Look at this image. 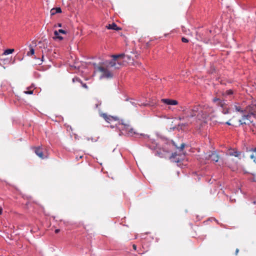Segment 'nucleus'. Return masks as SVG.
<instances>
[{
  "label": "nucleus",
  "instance_id": "nucleus-23",
  "mask_svg": "<svg viewBox=\"0 0 256 256\" xmlns=\"http://www.w3.org/2000/svg\"><path fill=\"white\" fill-rule=\"evenodd\" d=\"M24 92L26 94H33V90H27V91H24Z\"/></svg>",
  "mask_w": 256,
  "mask_h": 256
},
{
  "label": "nucleus",
  "instance_id": "nucleus-33",
  "mask_svg": "<svg viewBox=\"0 0 256 256\" xmlns=\"http://www.w3.org/2000/svg\"><path fill=\"white\" fill-rule=\"evenodd\" d=\"M250 157H251L252 158H253L254 157V155H252Z\"/></svg>",
  "mask_w": 256,
  "mask_h": 256
},
{
  "label": "nucleus",
  "instance_id": "nucleus-13",
  "mask_svg": "<svg viewBox=\"0 0 256 256\" xmlns=\"http://www.w3.org/2000/svg\"><path fill=\"white\" fill-rule=\"evenodd\" d=\"M228 152V155L230 156H234L236 157H238L240 155V152L234 150H230Z\"/></svg>",
  "mask_w": 256,
  "mask_h": 256
},
{
  "label": "nucleus",
  "instance_id": "nucleus-25",
  "mask_svg": "<svg viewBox=\"0 0 256 256\" xmlns=\"http://www.w3.org/2000/svg\"><path fill=\"white\" fill-rule=\"evenodd\" d=\"M82 86L86 88H88V86H86V84H82Z\"/></svg>",
  "mask_w": 256,
  "mask_h": 256
},
{
  "label": "nucleus",
  "instance_id": "nucleus-18",
  "mask_svg": "<svg viewBox=\"0 0 256 256\" xmlns=\"http://www.w3.org/2000/svg\"><path fill=\"white\" fill-rule=\"evenodd\" d=\"M174 145L178 148L180 150H182L185 146V144L184 143H182L180 144V147H178L175 144V143L173 142H172Z\"/></svg>",
  "mask_w": 256,
  "mask_h": 256
},
{
  "label": "nucleus",
  "instance_id": "nucleus-34",
  "mask_svg": "<svg viewBox=\"0 0 256 256\" xmlns=\"http://www.w3.org/2000/svg\"><path fill=\"white\" fill-rule=\"evenodd\" d=\"M227 164H229V162H228V163H226Z\"/></svg>",
  "mask_w": 256,
  "mask_h": 256
},
{
  "label": "nucleus",
  "instance_id": "nucleus-30",
  "mask_svg": "<svg viewBox=\"0 0 256 256\" xmlns=\"http://www.w3.org/2000/svg\"><path fill=\"white\" fill-rule=\"evenodd\" d=\"M57 26L58 27H62V24H60V23L58 24Z\"/></svg>",
  "mask_w": 256,
  "mask_h": 256
},
{
  "label": "nucleus",
  "instance_id": "nucleus-16",
  "mask_svg": "<svg viewBox=\"0 0 256 256\" xmlns=\"http://www.w3.org/2000/svg\"><path fill=\"white\" fill-rule=\"evenodd\" d=\"M14 50L13 48L7 49V50H4V52L3 54H4V55H8L9 54H12L14 52Z\"/></svg>",
  "mask_w": 256,
  "mask_h": 256
},
{
  "label": "nucleus",
  "instance_id": "nucleus-15",
  "mask_svg": "<svg viewBox=\"0 0 256 256\" xmlns=\"http://www.w3.org/2000/svg\"><path fill=\"white\" fill-rule=\"evenodd\" d=\"M30 51L27 52L28 56H30L34 54V50L32 48V46H30Z\"/></svg>",
  "mask_w": 256,
  "mask_h": 256
},
{
  "label": "nucleus",
  "instance_id": "nucleus-29",
  "mask_svg": "<svg viewBox=\"0 0 256 256\" xmlns=\"http://www.w3.org/2000/svg\"><path fill=\"white\" fill-rule=\"evenodd\" d=\"M2 208L0 206V214H2Z\"/></svg>",
  "mask_w": 256,
  "mask_h": 256
},
{
  "label": "nucleus",
  "instance_id": "nucleus-17",
  "mask_svg": "<svg viewBox=\"0 0 256 256\" xmlns=\"http://www.w3.org/2000/svg\"><path fill=\"white\" fill-rule=\"evenodd\" d=\"M250 116L249 115H244L242 116V119L239 120V122L240 123V124H246V122H244L245 120L248 119V118Z\"/></svg>",
  "mask_w": 256,
  "mask_h": 256
},
{
  "label": "nucleus",
  "instance_id": "nucleus-11",
  "mask_svg": "<svg viewBox=\"0 0 256 256\" xmlns=\"http://www.w3.org/2000/svg\"><path fill=\"white\" fill-rule=\"evenodd\" d=\"M106 28L109 30H121V28H118L117 26V25L114 22L112 23V24H109L107 25L106 26Z\"/></svg>",
  "mask_w": 256,
  "mask_h": 256
},
{
  "label": "nucleus",
  "instance_id": "nucleus-19",
  "mask_svg": "<svg viewBox=\"0 0 256 256\" xmlns=\"http://www.w3.org/2000/svg\"><path fill=\"white\" fill-rule=\"evenodd\" d=\"M222 108H223L222 112L224 114H227L229 112L228 108H225V106Z\"/></svg>",
  "mask_w": 256,
  "mask_h": 256
},
{
  "label": "nucleus",
  "instance_id": "nucleus-1",
  "mask_svg": "<svg viewBox=\"0 0 256 256\" xmlns=\"http://www.w3.org/2000/svg\"><path fill=\"white\" fill-rule=\"evenodd\" d=\"M213 110L210 108H202L199 106H194L192 108H185L183 110L184 116H180V120H184L185 118H192L196 116L198 119L206 118L209 116L210 112Z\"/></svg>",
  "mask_w": 256,
  "mask_h": 256
},
{
  "label": "nucleus",
  "instance_id": "nucleus-22",
  "mask_svg": "<svg viewBox=\"0 0 256 256\" xmlns=\"http://www.w3.org/2000/svg\"><path fill=\"white\" fill-rule=\"evenodd\" d=\"M72 81L73 82H74L75 81H77V82H80L81 83H82V81L80 80L78 78H74L72 79Z\"/></svg>",
  "mask_w": 256,
  "mask_h": 256
},
{
  "label": "nucleus",
  "instance_id": "nucleus-10",
  "mask_svg": "<svg viewBox=\"0 0 256 256\" xmlns=\"http://www.w3.org/2000/svg\"><path fill=\"white\" fill-rule=\"evenodd\" d=\"M213 102L216 106H220L222 108H224L226 106L225 102L218 98H214L213 99Z\"/></svg>",
  "mask_w": 256,
  "mask_h": 256
},
{
  "label": "nucleus",
  "instance_id": "nucleus-20",
  "mask_svg": "<svg viewBox=\"0 0 256 256\" xmlns=\"http://www.w3.org/2000/svg\"><path fill=\"white\" fill-rule=\"evenodd\" d=\"M235 108H236V110L237 112H240L242 113L244 112V111L240 109V106H235Z\"/></svg>",
  "mask_w": 256,
  "mask_h": 256
},
{
  "label": "nucleus",
  "instance_id": "nucleus-8",
  "mask_svg": "<svg viewBox=\"0 0 256 256\" xmlns=\"http://www.w3.org/2000/svg\"><path fill=\"white\" fill-rule=\"evenodd\" d=\"M161 101L168 105H177L178 104V102L174 100L163 98L161 100Z\"/></svg>",
  "mask_w": 256,
  "mask_h": 256
},
{
  "label": "nucleus",
  "instance_id": "nucleus-3",
  "mask_svg": "<svg viewBox=\"0 0 256 256\" xmlns=\"http://www.w3.org/2000/svg\"><path fill=\"white\" fill-rule=\"evenodd\" d=\"M124 56L125 55L124 54L112 55V60L109 62L110 65L111 66H114V68H118L119 66H120V63L118 62V58H123Z\"/></svg>",
  "mask_w": 256,
  "mask_h": 256
},
{
  "label": "nucleus",
  "instance_id": "nucleus-6",
  "mask_svg": "<svg viewBox=\"0 0 256 256\" xmlns=\"http://www.w3.org/2000/svg\"><path fill=\"white\" fill-rule=\"evenodd\" d=\"M34 151L35 154L40 158L44 159L46 158V156H44V154L42 149L41 147L38 146V147H34Z\"/></svg>",
  "mask_w": 256,
  "mask_h": 256
},
{
  "label": "nucleus",
  "instance_id": "nucleus-28",
  "mask_svg": "<svg viewBox=\"0 0 256 256\" xmlns=\"http://www.w3.org/2000/svg\"><path fill=\"white\" fill-rule=\"evenodd\" d=\"M239 252V250L238 248H236V254L237 255L238 252Z\"/></svg>",
  "mask_w": 256,
  "mask_h": 256
},
{
  "label": "nucleus",
  "instance_id": "nucleus-35",
  "mask_svg": "<svg viewBox=\"0 0 256 256\" xmlns=\"http://www.w3.org/2000/svg\"><path fill=\"white\" fill-rule=\"evenodd\" d=\"M96 107H98V104H96Z\"/></svg>",
  "mask_w": 256,
  "mask_h": 256
},
{
  "label": "nucleus",
  "instance_id": "nucleus-9",
  "mask_svg": "<svg viewBox=\"0 0 256 256\" xmlns=\"http://www.w3.org/2000/svg\"><path fill=\"white\" fill-rule=\"evenodd\" d=\"M59 33H61L62 34H66V32L62 29H60L58 31L55 30L54 32V34L55 36L54 38V39H58L59 40H63V38L62 36H59Z\"/></svg>",
  "mask_w": 256,
  "mask_h": 256
},
{
  "label": "nucleus",
  "instance_id": "nucleus-24",
  "mask_svg": "<svg viewBox=\"0 0 256 256\" xmlns=\"http://www.w3.org/2000/svg\"><path fill=\"white\" fill-rule=\"evenodd\" d=\"M182 41L183 42H188V40L186 38H182Z\"/></svg>",
  "mask_w": 256,
  "mask_h": 256
},
{
  "label": "nucleus",
  "instance_id": "nucleus-4",
  "mask_svg": "<svg viewBox=\"0 0 256 256\" xmlns=\"http://www.w3.org/2000/svg\"><path fill=\"white\" fill-rule=\"evenodd\" d=\"M204 158L206 160H210L214 162H218L219 160L220 156L216 151H210L208 152L205 154Z\"/></svg>",
  "mask_w": 256,
  "mask_h": 256
},
{
  "label": "nucleus",
  "instance_id": "nucleus-2",
  "mask_svg": "<svg viewBox=\"0 0 256 256\" xmlns=\"http://www.w3.org/2000/svg\"><path fill=\"white\" fill-rule=\"evenodd\" d=\"M110 68H114L110 65V62H106L104 66H100L98 67V70L100 72V78H110L113 76V74L110 70Z\"/></svg>",
  "mask_w": 256,
  "mask_h": 256
},
{
  "label": "nucleus",
  "instance_id": "nucleus-26",
  "mask_svg": "<svg viewBox=\"0 0 256 256\" xmlns=\"http://www.w3.org/2000/svg\"><path fill=\"white\" fill-rule=\"evenodd\" d=\"M60 230L59 229H56V230H55V232L56 234H58V233L60 232Z\"/></svg>",
  "mask_w": 256,
  "mask_h": 256
},
{
  "label": "nucleus",
  "instance_id": "nucleus-12",
  "mask_svg": "<svg viewBox=\"0 0 256 256\" xmlns=\"http://www.w3.org/2000/svg\"><path fill=\"white\" fill-rule=\"evenodd\" d=\"M50 14L51 16H54L56 14L58 13H61L62 12V10L60 8H53L50 10Z\"/></svg>",
  "mask_w": 256,
  "mask_h": 256
},
{
  "label": "nucleus",
  "instance_id": "nucleus-7",
  "mask_svg": "<svg viewBox=\"0 0 256 256\" xmlns=\"http://www.w3.org/2000/svg\"><path fill=\"white\" fill-rule=\"evenodd\" d=\"M100 115L105 120L106 122H107L108 123H110L111 122L116 120V118L111 116H108L106 114L102 113L100 114Z\"/></svg>",
  "mask_w": 256,
  "mask_h": 256
},
{
  "label": "nucleus",
  "instance_id": "nucleus-31",
  "mask_svg": "<svg viewBox=\"0 0 256 256\" xmlns=\"http://www.w3.org/2000/svg\"><path fill=\"white\" fill-rule=\"evenodd\" d=\"M226 124H228V125H230H230H231V124H230L229 122H226Z\"/></svg>",
  "mask_w": 256,
  "mask_h": 256
},
{
  "label": "nucleus",
  "instance_id": "nucleus-14",
  "mask_svg": "<svg viewBox=\"0 0 256 256\" xmlns=\"http://www.w3.org/2000/svg\"><path fill=\"white\" fill-rule=\"evenodd\" d=\"M177 156H178L176 152H174L172 154V155L170 157V159L173 162H178L180 160L179 158H176Z\"/></svg>",
  "mask_w": 256,
  "mask_h": 256
},
{
  "label": "nucleus",
  "instance_id": "nucleus-36",
  "mask_svg": "<svg viewBox=\"0 0 256 256\" xmlns=\"http://www.w3.org/2000/svg\"><path fill=\"white\" fill-rule=\"evenodd\" d=\"M184 126H186V125H188V124H184Z\"/></svg>",
  "mask_w": 256,
  "mask_h": 256
},
{
  "label": "nucleus",
  "instance_id": "nucleus-32",
  "mask_svg": "<svg viewBox=\"0 0 256 256\" xmlns=\"http://www.w3.org/2000/svg\"><path fill=\"white\" fill-rule=\"evenodd\" d=\"M253 151L255 152L256 156V148Z\"/></svg>",
  "mask_w": 256,
  "mask_h": 256
},
{
  "label": "nucleus",
  "instance_id": "nucleus-21",
  "mask_svg": "<svg viewBox=\"0 0 256 256\" xmlns=\"http://www.w3.org/2000/svg\"><path fill=\"white\" fill-rule=\"evenodd\" d=\"M232 91L230 90H228L226 92V94L227 95H231L232 94Z\"/></svg>",
  "mask_w": 256,
  "mask_h": 256
},
{
  "label": "nucleus",
  "instance_id": "nucleus-27",
  "mask_svg": "<svg viewBox=\"0 0 256 256\" xmlns=\"http://www.w3.org/2000/svg\"><path fill=\"white\" fill-rule=\"evenodd\" d=\"M132 247H133V248H134V250H136V245H135V244H133Z\"/></svg>",
  "mask_w": 256,
  "mask_h": 256
},
{
  "label": "nucleus",
  "instance_id": "nucleus-5",
  "mask_svg": "<svg viewBox=\"0 0 256 256\" xmlns=\"http://www.w3.org/2000/svg\"><path fill=\"white\" fill-rule=\"evenodd\" d=\"M124 125L123 130H124L126 134L130 136H133L134 134H136L134 130L131 127L130 125L128 123H122Z\"/></svg>",
  "mask_w": 256,
  "mask_h": 256
}]
</instances>
